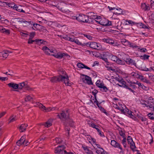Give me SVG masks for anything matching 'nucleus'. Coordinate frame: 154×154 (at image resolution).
I'll list each match as a JSON object with an SVG mask.
<instances>
[{"mask_svg":"<svg viewBox=\"0 0 154 154\" xmlns=\"http://www.w3.org/2000/svg\"><path fill=\"white\" fill-rule=\"evenodd\" d=\"M29 38L32 39L35 35V32H31L30 33Z\"/></svg>","mask_w":154,"mask_h":154,"instance_id":"a18cd8bd","label":"nucleus"},{"mask_svg":"<svg viewBox=\"0 0 154 154\" xmlns=\"http://www.w3.org/2000/svg\"><path fill=\"white\" fill-rule=\"evenodd\" d=\"M32 25H33V27L36 29L38 30H39V27L40 26V24L37 23H33Z\"/></svg>","mask_w":154,"mask_h":154,"instance_id":"72a5a7b5","label":"nucleus"},{"mask_svg":"<svg viewBox=\"0 0 154 154\" xmlns=\"http://www.w3.org/2000/svg\"><path fill=\"white\" fill-rule=\"evenodd\" d=\"M126 138L125 137H124L122 141V144L125 148H126Z\"/></svg>","mask_w":154,"mask_h":154,"instance_id":"4c0bfd02","label":"nucleus"},{"mask_svg":"<svg viewBox=\"0 0 154 154\" xmlns=\"http://www.w3.org/2000/svg\"><path fill=\"white\" fill-rule=\"evenodd\" d=\"M107 22L106 23H103V24H102V26H109L111 25L112 24V22L111 21H109L108 20H107Z\"/></svg>","mask_w":154,"mask_h":154,"instance_id":"f704fd0d","label":"nucleus"},{"mask_svg":"<svg viewBox=\"0 0 154 154\" xmlns=\"http://www.w3.org/2000/svg\"><path fill=\"white\" fill-rule=\"evenodd\" d=\"M65 79V77L60 75L57 76H54L51 78V81L52 82L56 83L60 81H63V80Z\"/></svg>","mask_w":154,"mask_h":154,"instance_id":"f257e3e1","label":"nucleus"},{"mask_svg":"<svg viewBox=\"0 0 154 154\" xmlns=\"http://www.w3.org/2000/svg\"><path fill=\"white\" fill-rule=\"evenodd\" d=\"M116 63L119 64L124 65L125 64V62L123 60H122L118 57Z\"/></svg>","mask_w":154,"mask_h":154,"instance_id":"a878e982","label":"nucleus"},{"mask_svg":"<svg viewBox=\"0 0 154 154\" xmlns=\"http://www.w3.org/2000/svg\"><path fill=\"white\" fill-rule=\"evenodd\" d=\"M14 9L20 12L25 13V11L23 10L22 7L20 6H17L16 5V7H14Z\"/></svg>","mask_w":154,"mask_h":154,"instance_id":"aec40b11","label":"nucleus"},{"mask_svg":"<svg viewBox=\"0 0 154 154\" xmlns=\"http://www.w3.org/2000/svg\"><path fill=\"white\" fill-rule=\"evenodd\" d=\"M87 16L84 14H79L77 17V20L81 22L86 23Z\"/></svg>","mask_w":154,"mask_h":154,"instance_id":"0eeeda50","label":"nucleus"},{"mask_svg":"<svg viewBox=\"0 0 154 154\" xmlns=\"http://www.w3.org/2000/svg\"><path fill=\"white\" fill-rule=\"evenodd\" d=\"M125 42H126V45L130 48H137L138 47L135 44L132 42L131 43L127 40H125Z\"/></svg>","mask_w":154,"mask_h":154,"instance_id":"9b49d317","label":"nucleus"},{"mask_svg":"<svg viewBox=\"0 0 154 154\" xmlns=\"http://www.w3.org/2000/svg\"><path fill=\"white\" fill-rule=\"evenodd\" d=\"M60 11L66 14L70 12V11L68 8L65 7L61 8H60Z\"/></svg>","mask_w":154,"mask_h":154,"instance_id":"b1692460","label":"nucleus"},{"mask_svg":"<svg viewBox=\"0 0 154 154\" xmlns=\"http://www.w3.org/2000/svg\"><path fill=\"white\" fill-rule=\"evenodd\" d=\"M84 35L85 37H86L89 40H91L92 39V37L90 35L84 34Z\"/></svg>","mask_w":154,"mask_h":154,"instance_id":"603ef678","label":"nucleus"},{"mask_svg":"<svg viewBox=\"0 0 154 154\" xmlns=\"http://www.w3.org/2000/svg\"><path fill=\"white\" fill-rule=\"evenodd\" d=\"M24 82H23L21 83H20L19 85V88L18 89H21L23 87H24Z\"/></svg>","mask_w":154,"mask_h":154,"instance_id":"09e8293b","label":"nucleus"},{"mask_svg":"<svg viewBox=\"0 0 154 154\" xmlns=\"http://www.w3.org/2000/svg\"><path fill=\"white\" fill-rule=\"evenodd\" d=\"M100 110L102 111V112H103L106 115H107V113L106 112V110L105 109L103 108L102 106L100 107V108H99Z\"/></svg>","mask_w":154,"mask_h":154,"instance_id":"49530a36","label":"nucleus"},{"mask_svg":"<svg viewBox=\"0 0 154 154\" xmlns=\"http://www.w3.org/2000/svg\"><path fill=\"white\" fill-rule=\"evenodd\" d=\"M36 44L40 45L41 44L46 45L47 43L46 41L43 40V39H37Z\"/></svg>","mask_w":154,"mask_h":154,"instance_id":"4be33fe9","label":"nucleus"},{"mask_svg":"<svg viewBox=\"0 0 154 154\" xmlns=\"http://www.w3.org/2000/svg\"><path fill=\"white\" fill-rule=\"evenodd\" d=\"M25 136H22L20 140H18L16 143L17 145L18 146L22 144H24L25 140Z\"/></svg>","mask_w":154,"mask_h":154,"instance_id":"ddd939ff","label":"nucleus"},{"mask_svg":"<svg viewBox=\"0 0 154 154\" xmlns=\"http://www.w3.org/2000/svg\"><path fill=\"white\" fill-rule=\"evenodd\" d=\"M100 128H98L97 130V131L99 133V134L100 135L101 137L104 136V134L103 132H102L100 129Z\"/></svg>","mask_w":154,"mask_h":154,"instance_id":"8fccbe9b","label":"nucleus"},{"mask_svg":"<svg viewBox=\"0 0 154 154\" xmlns=\"http://www.w3.org/2000/svg\"><path fill=\"white\" fill-rule=\"evenodd\" d=\"M108 54H109V53H105L103 54H100V55L99 56H98L97 57H101L103 58H107L108 56Z\"/></svg>","mask_w":154,"mask_h":154,"instance_id":"7c9ffc66","label":"nucleus"},{"mask_svg":"<svg viewBox=\"0 0 154 154\" xmlns=\"http://www.w3.org/2000/svg\"><path fill=\"white\" fill-rule=\"evenodd\" d=\"M6 5L8 6L9 7H11V8H13V9H14V7H15L16 5L13 2H5Z\"/></svg>","mask_w":154,"mask_h":154,"instance_id":"393cba45","label":"nucleus"},{"mask_svg":"<svg viewBox=\"0 0 154 154\" xmlns=\"http://www.w3.org/2000/svg\"><path fill=\"white\" fill-rule=\"evenodd\" d=\"M123 60L125 61V63L128 65H134L136 66V63L135 60H133L130 57L125 58Z\"/></svg>","mask_w":154,"mask_h":154,"instance_id":"39448f33","label":"nucleus"},{"mask_svg":"<svg viewBox=\"0 0 154 154\" xmlns=\"http://www.w3.org/2000/svg\"><path fill=\"white\" fill-rule=\"evenodd\" d=\"M74 42L79 45H81L82 44V43L80 42L77 39H74Z\"/></svg>","mask_w":154,"mask_h":154,"instance_id":"6e6d98bb","label":"nucleus"},{"mask_svg":"<svg viewBox=\"0 0 154 154\" xmlns=\"http://www.w3.org/2000/svg\"><path fill=\"white\" fill-rule=\"evenodd\" d=\"M66 76V77H65V79L63 80V81L64 82V83L66 85L70 86L71 84L69 82V79L67 75Z\"/></svg>","mask_w":154,"mask_h":154,"instance_id":"5701e85b","label":"nucleus"},{"mask_svg":"<svg viewBox=\"0 0 154 154\" xmlns=\"http://www.w3.org/2000/svg\"><path fill=\"white\" fill-rule=\"evenodd\" d=\"M67 121L70 127H73L74 126V122L73 121L72 119L69 118L67 120Z\"/></svg>","mask_w":154,"mask_h":154,"instance_id":"bb28decb","label":"nucleus"},{"mask_svg":"<svg viewBox=\"0 0 154 154\" xmlns=\"http://www.w3.org/2000/svg\"><path fill=\"white\" fill-rule=\"evenodd\" d=\"M130 145V148L133 152L135 151V149L136 148L134 142L129 144Z\"/></svg>","mask_w":154,"mask_h":154,"instance_id":"cd10ccee","label":"nucleus"},{"mask_svg":"<svg viewBox=\"0 0 154 154\" xmlns=\"http://www.w3.org/2000/svg\"><path fill=\"white\" fill-rule=\"evenodd\" d=\"M123 87L125 88L128 89L129 90L133 92V93H134L135 92V91L133 90L131 88H129V87H128V86L127 85V84L126 83H125V84H124V83L123 84Z\"/></svg>","mask_w":154,"mask_h":154,"instance_id":"c85d7f7f","label":"nucleus"},{"mask_svg":"<svg viewBox=\"0 0 154 154\" xmlns=\"http://www.w3.org/2000/svg\"><path fill=\"white\" fill-rule=\"evenodd\" d=\"M100 88L103 89V90L101 89L100 90L103 92H106L108 90V88L106 86H104V85L102 87Z\"/></svg>","mask_w":154,"mask_h":154,"instance_id":"ea45409f","label":"nucleus"},{"mask_svg":"<svg viewBox=\"0 0 154 154\" xmlns=\"http://www.w3.org/2000/svg\"><path fill=\"white\" fill-rule=\"evenodd\" d=\"M125 112H126V114H127V115H128L130 116V117L134 120H136L137 119V118L135 117V116L133 115V114H132L133 112L129 110L128 109H125Z\"/></svg>","mask_w":154,"mask_h":154,"instance_id":"f8f14e48","label":"nucleus"},{"mask_svg":"<svg viewBox=\"0 0 154 154\" xmlns=\"http://www.w3.org/2000/svg\"><path fill=\"white\" fill-rule=\"evenodd\" d=\"M2 32L5 33L7 34H10V30L8 29H6L5 28V29H3V32Z\"/></svg>","mask_w":154,"mask_h":154,"instance_id":"bf43d9fd","label":"nucleus"},{"mask_svg":"<svg viewBox=\"0 0 154 154\" xmlns=\"http://www.w3.org/2000/svg\"><path fill=\"white\" fill-rule=\"evenodd\" d=\"M141 8L142 10L145 11H149L150 10L149 5L146 4L145 3H141Z\"/></svg>","mask_w":154,"mask_h":154,"instance_id":"9d476101","label":"nucleus"},{"mask_svg":"<svg viewBox=\"0 0 154 154\" xmlns=\"http://www.w3.org/2000/svg\"><path fill=\"white\" fill-rule=\"evenodd\" d=\"M142 28H144V29H149L150 28V27L148 25H145L144 24H143V26L142 27Z\"/></svg>","mask_w":154,"mask_h":154,"instance_id":"680f3d73","label":"nucleus"},{"mask_svg":"<svg viewBox=\"0 0 154 154\" xmlns=\"http://www.w3.org/2000/svg\"><path fill=\"white\" fill-rule=\"evenodd\" d=\"M9 52L8 51H2L0 53V56L3 58H6L8 56V53Z\"/></svg>","mask_w":154,"mask_h":154,"instance_id":"dca6fc26","label":"nucleus"},{"mask_svg":"<svg viewBox=\"0 0 154 154\" xmlns=\"http://www.w3.org/2000/svg\"><path fill=\"white\" fill-rule=\"evenodd\" d=\"M65 147L63 145L59 146L55 149V154H63Z\"/></svg>","mask_w":154,"mask_h":154,"instance_id":"20e7f679","label":"nucleus"},{"mask_svg":"<svg viewBox=\"0 0 154 154\" xmlns=\"http://www.w3.org/2000/svg\"><path fill=\"white\" fill-rule=\"evenodd\" d=\"M116 9L118 11L117 12H116V14H119V15H120V14H122V9H121V8H119V10H118V9Z\"/></svg>","mask_w":154,"mask_h":154,"instance_id":"69168bd1","label":"nucleus"},{"mask_svg":"<svg viewBox=\"0 0 154 154\" xmlns=\"http://www.w3.org/2000/svg\"><path fill=\"white\" fill-rule=\"evenodd\" d=\"M118 57H117V56L112 55L111 57V60H112L116 62L117 61V60H118Z\"/></svg>","mask_w":154,"mask_h":154,"instance_id":"c03bdc74","label":"nucleus"},{"mask_svg":"<svg viewBox=\"0 0 154 154\" xmlns=\"http://www.w3.org/2000/svg\"><path fill=\"white\" fill-rule=\"evenodd\" d=\"M53 119H50L45 123V125L47 128L49 127L52 125Z\"/></svg>","mask_w":154,"mask_h":154,"instance_id":"2eb2a0df","label":"nucleus"},{"mask_svg":"<svg viewBox=\"0 0 154 154\" xmlns=\"http://www.w3.org/2000/svg\"><path fill=\"white\" fill-rule=\"evenodd\" d=\"M100 58L101 59L103 60L106 63V64L107 65H109V62L108 61V60L107 58H103L101 57H98Z\"/></svg>","mask_w":154,"mask_h":154,"instance_id":"de8ad7c7","label":"nucleus"},{"mask_svg":"<svg viewBox=\"0 0 154 154\" xmlns=\"http://www.w3.org/2000/svg\"><path fill=\"white\" fill-rule=\"evenodd\" d=\"M111 144L112 146L115 148H119L122 151L123 150L122 148V147L120 144L117 143L114 140H112L111 142Z\"/></svg>","mask_w":154,"mask_h":154,"instance_id":"1a4fd4ad","label":"nucleus"},{"mask_svg":"<svg viewBox=\"0 0 154 154\" xmlns=\"http://www.w3.org/2000/svg\"><path fill=\"white\" fill-rule=\"evenodd\" d=\"M55 108H51V107H48L47 108H46L45 112H48L51 110H54Z\"/></svg>","mask_w":154,"mask_h":154,"instance_id":"13d9d810","label":"nucleus"},{"mask_svg":"<svg viewBox=\"0 0 154 154\" xmlns=\"http://www.w3.org/2000/svg\"><path fill=\"white\" fill-rule=\"evenodd\" d=\"M98 91L96 89H94L93 91H92V93L93 94L94 96V97H96V95L98 93Z\"/></svg>","mask_w":154,"mask_h":154,"instance_id":"052dcab7","label":"nucleus"},{"mask_svg":"<svg viewBox=\"0 0 154 154\" xmlns=\"http://www.w3.org/2000/svg\"><path fill=\"white\" fill-rule=\"evenodd\" d=\"M74 39H75L74 38H71L69 37H66V40H69V41H70L71 42H74Z\"/></svg>","mask_w":154,"mask_h":154,"instance_id":"338daca9","label":"nucleus"},{"mask_svg":"<svg viewBox=\"0 0 154 154\" xmlns=\"http://www.w3.org/2000/svg\"><path fill=\"white\" fill-rule=\"evenodd\" d=\"M24 88L26 90H29L30 88L29 86L26 84L24 83Z\"/></svg>","mask_w":154,"mask_h":154,"instance_id":"0e129e2a","label":"nucleus"},{"mask_svg":"<svg viewBox=\"0 0 154 154\" xmlns=\"http://www.w3.org/2000/svg\"><path fill=\"white\" fill-rule=\"evenodd\" d=\"M39 30H42L43 31L45 32L46 31H47V30L46 29L45 27L40 25V26L39 27Z\"/></svg>","mask_w":154,"mask_h":154,"instance_id":"4d7b16f0","label":"nucleus"},{"mask_svg":"<svg viewBox=\"0 0 154 154\" xmlns=\"http://www.w3.org/2000/svg\"><path fill=\"white\" fill-rule=\"evenodd\" d=\"M127 21L129 24H131L132 26L134 25L136 23L131 20H128Z\"/></svg>","mask_w":154,"mask_h":154,"instance_id":"e2e57ef3","label":"nucleus"},{"mask_svg":"<svg viewBox=\"0 0 154 154\" xmlns=\"http://www.w3.org/2000/svg\"><path fill=\"white\" fill-rule=\"evenodd\" d=\"M28 126L27 124H22L20 126L19 128L20 131L21 132H23L25 131L26 127Z\"/></svg>","mask_w":154,"mask_h":154,"instance_id":"f3484780","label":"nucleus"},{"mask_svg":"<svg viewBox=\"0 0 154 154\" xmlns=\"http://www.w3.org/2000/svg\"><path fill=\"white\" fill-rule=\"evenodd\" d=\"M25 23H24L23 26H29L30 25H32V24H33V22H32L31 21H26V22H25Z\"/></svg>","mask_w":154,"mask_h":154,"instance_id":"e433bc0d","label":"nucleus"},{"mask_svg":"<svg viewBox=\"0 0 154 154\" xmlns=\"http://www.w3.org/2000/svg\"><path fill=\"white\" fill-rule=\"evenodd\" d=\"M102 40L103 42L111 45H113L114 46L116 45L117 43V42L115 43L114 41L110 38H104L102 39Z\"/></svg>","mask_w":154,"mask_h":154,"instance_id":"6e6552de","label":"nucleus"},{"mask_svg":"<svg viewBox=\"0 0 154 154\" xmlns=\"http://www.w3.org/2000/svg\"><path fill=\"white\" fill-rule=\"evenodd\" d=\"M42 49L47 55H51L50 53V49L48 47L44 46L42 47Z\"/></svg>","mask_w":154,"mask_h":154,"instance_id":"a211bd4d","label":"nucleus"},{"mask_svg":"<svg viewBox=\"0 0 154 154\" xmlns=\"http://www.w3.org/2000/svg\"><path fill=\"white\" fill-rule=\"evenodd\" d=\"M33 98L29 95H28L25 98V101L27 102L30 101Z\"/></svg>","mask_w":154,"mask_h":154,"instance_id":"58836bf2","label":"nucleus"},{"mask_svg":"<svg viewBox=\"0 0 154 154\" xmlns=\"http://www.w3.org/2000/svg\"><path fill=\"white\" fill-rule=\"evenodd\" d=\"M51 56H53L58 59H62L63 58V53H58L57 54H51Z\"/></svg>","mask_w":154,"mask_h":154,"instance_id":"412c9836","label":"nucleus"},{"mask_svg":"<svg viewBox=\"0 0 154 154\" xmlns=\"http://www.w3.org/2000/svg\"><path fill=\"white\" fill-rule=\"evenodd\" d=\"M139 119H140L142 122L146 121V119L145 118L141 116H139Z\"/></svg>","mask_w":154,"mask_h":154,"instance_id":"774afa93","label":"nucleus"},{"mask_svg":"<svg viewBox=\"0 0 154 154\" xmlns=\"http://www.w3.org/2000/svg\"><path fill=\"white\" fill-rule=\"evenodd\" d=\"M117 80L119 82L121 83V84H122V86H123V83H124V84H125V83H126L125 81L123 80L122 79L120 80L118 78Z\"/></svg>","mask_w":154,"mask_h":154,"instance_id":"864d4df0","label":"nucleus"},{"mask_svg":"<svg viewBox=\"0 0 154 154\" xmlns=\"http://www.w3.org/2000/svg\"><path fill=\"white\" fill-rule=\"evenodd\" d=\"M86 23H95V20L92 18L91 16H87Z\"/></svg>","mask_w":154,"mask_h":154,"instance_id":"6ab92c4d","label":"nucleus"},{"mask_svg":"<svg viewBox=\"0 0 154 154\" xmlns=\"http://www.w3.org/2000/svg\"><path fill=\"white\" fill-rule=\"evenodd\" d=\"M149 56L145 54L143 56H141L140 58L141 59L145 60V59H148Z\"/></svg>","mask_w":154,"mask_h":154,"instance_id":"c9c22d12","label":"nucleus"},{"mask_svg":"<svg viewBox=\"0 0 154 154\" xmlns=\"http://www.w3.org/2000/svg\"><path fill=\"white\" fill-rule=\"evenodd\" d=\"M96 85L98 88H101L104 85L103 83H100V82L99 80H97L96 83Z\"/></svg>","mask_w":154,"mask_h":154,"instance_id":"c756f323","label":"nucleus"},{"mask_svg":"<svg viewBox=\"0 0 154 154\" xmlns=\"http://www.w3.org/2000/svg\"><path fill=\"white\" fill-rule=\"evenodd\" d=\"M82 77H85V78H82L81 77L82 80L84 82L87 83L89 85L93 84V82L92 81L91 78L90 77L83 74H82Z\"/></svg>","mask_w":154,"mask_h":154,"instance_id":"7ed1b4c3","label":"nucleus"},{"mask_svg":"<svg viewBox=\"0 0 154 154\" xmlns=\"http://www.w3.org/2000/svg\"><path fill=\"white\" fill-rule=\"evenodd\" d=\"M133 83L134 84H136L137 85L139 86L141 88H142V87H143V85L142 84H141L138 81H137L136 83L134 82Z\"/></svg>","mask_w":154,"mask_h":154,"instance_id":"5fc2aeb1","label":"nucleus"},{"mask_svg":"<svg viewBox=\"0 0 154 154\" xmlns=\"http://www.w3.org/2000/svg\"><path fill=\"white\" fill-rule=\"evenodd\" d=\"M69 113L68 110H67L65 112L62 111L61 113L58 114L57 116L61 119L67 120L69 118Z\"/></svg>","mask_w":154,"mask_h":154,"instance_id":"f03ea898","label":"nucleus"},{"mask_svg":"<svg viewBox=\"0 0 154 154\" xmlns=\"http://www.w3.org/2000/svg\"><path fill=\"white\" fill-rule=\"evenodd\" d=\"M127 140L128 144L130 143H132L133 142H134L133 141L132 138L130 136H128V137Z\"/></svg>","mask_w":154,"mask_h":154,"instance_id":"a19ab883","label":"nucleus"},{"mask_svg":"<svg viewBox=\"0 0 154 154\" xmlns=\"http://www.w3.org/2000/svg\"><path fill=\"white\" fill-rule=\"evenodd\" d=\"M100 150H97L96 152V153H97L98 154H102L103 153L105 152V151L103 149V148H100Z\"/></svg>","mask_w":154,"mask_h":154,"instance_id":"473e14b6","label":"nucleus"},{"mask_svg":"<svg viewBox=\"0 0 154 154\" xmlns=\"http://www.w3.org/2000/svg\"><path fill=\"white\" fill-rule=\"evenodd\" d=\"M37 39H36L35 40H32V39L29 38L28 43L29 44H32L33 42H35L36 44L37 42Z\"/></svg>","mask_w":154,"mask_h":154,"instance_id":"79ce46f5","label":"nucleus"},{"mask_svg":"<svg viewBox=\"0 0 154 154\" xmlns=\"http://www.w3.org/2000/svg\"><path fill=\"white\" fill-rule=\"evenodd\" d=\"M9 119L10 120L9 122V123L13 122L16 120V119L15 117H14V116L13 115L10 117Z\"/></svg>","mask_w":154,"mask_h":154,"instance_id":"37998d69","label":"nucleus"},{"mask_svg":"<svg viewBox=\"0 0 154 154\" xmlns=\"http://www.w3.org/2000/svg\"><path fill=\"white\" fill-rule=\"evenodd\" d=\"M39 107L43 111L44 110L45 111H46V108L45 106L43 105L42 104L39 105Z\"/></svg>","mask_w":154,"mask_h":154,"instance_id":"3c124183","label":"nucleus"},{"mask_svg":"<svg viewBox=\"0 0 154 154\" xmlns=\"http://www.w3.org/2000/svg\"><path fill=\"white\" fill-rule=\"evenodd\" d=\"M100 45H98L97 43L95 42H91L90 43L89 47L93 49L100 50Z\"/></svg>","mask_w":154,"mask_h":154,"instance_id":"423d86ee","label":"nucleus"},{"mask_svg":"<svg viewBox=\"0 0 154 154\" xmlns=\"http://www.w3.org/2000/svg\"><path fill=\"white\" fill-rule=\"evenodd\" d=\"M10 87L14 89H17L19 88V85L13 82H11L8 84Z\"/></svg>","mask_w":154,"mask_h":154,"instance_id":"4468645a","label":"nucleus"},{"mask_svg":"<svg viewBox=\"0 0 154 154\" xmlns=\"http://www.w3.org/2000/svg\"><path fill=\"white\" fill-rule=\"evenodd\" d=\"M92 18H93L94 20H95L96 19L98 20L100 19L101 18V17L100 16H98L96 15H92L91 16Z\"/></svg>","mask_w":154,"mask_h":154,"instance_id":"2f4dec72","label":"nucleus"}]
</instances>
